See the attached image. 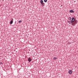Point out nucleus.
<instances>
[{"mask_svg":"<svg viewBox=\"0 0 78 78\" xmlns=\"http://www.w3.org/2000/svg\"><path fill=\"white\" fill-rule=\"evenodd\" d=\"M78 23V21L76 20H75L73 22V23H71L73 26H75L76 24H77Z\"/></svg>","mask_w":78,"mask_h":78,"instance_id":"1","label":"nucleus"},{"mask_svg":"<svg viewBox=\"0 0 78 78\" xmlns=\"http://www.w3.org/2000/svg\"><path fill=\"white\" fill-rule=\"evenodd\" d=\"M40 3L41 5H45V3H44V1H43L42 0H41L40 1Z\"/></svg>","mask_w":78,"mask_h":78,"instance_id":"2","label":"nucleus"},{"mask_svg":"<svg viewBox=\"0 0 78 78\" xmlns=\"http://www.w3.org/2000/svg\"><path fill=\"white\" fill-rule=\"evenodd\" d=\"M75 20V18H74L73 17L71 20V23H73V22H74Z\"/></svg>","mask_w":78,"mask_h":78,"instance_id":"3","label":"nucleus"},{"mask_svg":"<svg viewBox=\"0 0 78 78\" xmlns=\"http://www.w3.org/2000/svg\"><path fill=\"white\" fill-rule=\"evenodd\" d=\"M28 61L29 62H31V58H30V57H29L28 58Z\"/></svg>","mask_w":78,"mask_h":78,"instance_id":"4","label":"nucleus"},{"mask_svg":"<svg viewBox=\"0 0 78 78\" xmlns=\"http://www.w3.org/2000/svg\"><path fill=\"white\" fill-rule=\"evenodd\" d=\"M74 11L73 10H71L69 11V12L71 13H73L74 12Z\"/></svg>","mask_w":78,"mask_h":78,"instance_id":"5","label":"nucleus"},{"mask_svg":"<svg viewBox=\"0 0 78 78\" xmlns=\"http://www.w3.org/2000/svg\"><path fill=\"white\" fill-rule=\"evenodd\" d=\"M69 73L70 74H72V71L71 70H69Z\"/></svg>","mask_w":78,"mask_h":78,"instance_id":"6","label":"nucleus"},{"mask_svg":"<svg viewBox=\"0 0 78 78\" xmlns=\"http://www.w3.org/2000/svg\"><path fill=\"white\" fill-rule=\"evenodd\" d=\"M13 23V20H12V21L11 20L10 22V24H12Z\"/></svg>","mask_w":78,"mask_h":78,"instance_id":"7","label":"nucleus"},{"mask_svg":"<svg viewBox=\"0 0 78 78\" xmlns=\"http://www.w3.org/2000/svg\"><path fill=\"white\" fill-rule=\"evenodd\" d=\"M68 23H69V24H70V23H72V22H71V21H68Z\"/></svg>","mask_w":78,"mask_h":78,"instance_id":"8","label":"nucleus"},{"mask_svg":"<svg viewBox=\"0 0 78 78\" xmlns=\"http://www.w3.org/2000/svg\"><path fill=\"white\" fill-rule=\"evenodd\" d=\"M72 19V18L71 17H69V20H71Z\"/></svg>","mask_w":78,"mask_h":78,"instance_id":"9","label":"nucleus"},{"mask_svg":"<svg viewBox=\"0 0 78 78\" xmlns=\"http://www.w3.org/2000/svg\"><path fill=\"white\" fill-rule=\"evenodd\" d=\"M44 2H45V3H46L47 2V0H44Z\"/></svg>","mask_w":78,"mask_h":78,"instance_id":"10","label":"nucleus"},{"mask_svg":"<svg viewBox=\"0 0 78 78\" xmlns=\"http://www.w3.org/2000/svg\"><path fill=\"white\" fill-rule=\"evenodd\" d=\"M56 57H55L54 58V59H56Z\"/></svg>","mask_w":78,"mask_h":78,"instance_id":"11","label":"nucleus"},{"mask_svg":"<svg viewBox=\"0 0 78 78\" xmlns=\"http://www.w3.org/2000/svg\"><path fill=\"white\" fill-rule=\"evenodd\" d=\"M22 22V21H21V20H20V21L18 22H19V23H20V22Z\"/></svg>","mask_w":78,"mask_h":78,"instance_id":"12","label":"nucleus"},{"mask_svg":"<svg viewBox=\"0 0 78 78\" xmlns=\"http://www.w3.org/2000/svg\"><path fill=\"white\" fill-rule=\"evenodd\" d=\"M72 43H73V42H69V44H72Z\"/></svg>","mask_w":78,"mask_h":78,"instance_id":"13","label":"nucleus"},{"mask_svg":"<svg viewBox=\"0 0 78 78\" xmlns=\"http://www.w3.org/2000/svg\"><path fill=\"white\" fill-rule=\"evenodd\" d=\"M0 64H3V63H2L1 62V63H0Z\"/></svg>","mask_w":78,"mask_h":78,"instance_id":"14","label":"nucleus"}]
</instances>
